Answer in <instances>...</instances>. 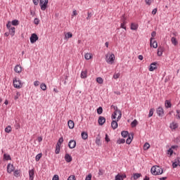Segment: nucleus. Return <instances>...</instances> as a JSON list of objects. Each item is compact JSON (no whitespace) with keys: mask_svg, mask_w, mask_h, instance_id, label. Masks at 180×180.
<instances>
[{"mask_svg":"<svg viewBox=\"0 0 180 180\" xmlns=\"http://www.w3.org/2000/svg\"><path fill=\"white\" fill-rule=\"evenodd\" d=\"M150 172L153 175H161L164 170L159 166H153L150 169Z\"/></svg>","mask_w":180,"mask_h":180,"instance_id":"f257e3e1","label":"nucleus"},{"mask_svg":"<svg viewBox=\"0 0 180 180\" xmlns=\"http://www.w3.org/2000/svg\"><path fill=\"white\" fill-rule=\"evenodd\" d=\"M47 5H49V0H39L41 10L46 11L47 9Z\"/></svg>","mask_w":180,"mask_h":180,"instance_id":"f03ea898","label":"nucleus"},{"mask_svg":"<svg viewBox=\"0 0 180 180\" xmlns=\"http://www.w3.org/2000/svg\"><path fill=\"white\" fill-rule=\"evenodd\" d=\"M13 84L14 88H17L18 89H20V88H22V84L20 82V80H18V79L16 78L13 80Z\"/></svg>","mask_w":180,"mask_h":180,"instance_id":"7ed1b4c3","label":"nucleus"},{"mask_svg":"<svg viewBox=\"0 0 180 180\" xmlns=\"http://www.w3.org/2000/svg\"><path fill=\"white\" fill-rule=\"evenodd\" d=\"M106 58L108 64H112V63H115V54L112 53L108 58V56H106Z\"/></svg>","mask_w":180,"mask_h":180,"instance_id":"20e7f679","label":"nucleus"},{"mask_svg":"<svg viewBox=\"0 0 180 180\" xmlns=\"http://www.w3.org/2000/svg\"><path fill=\"white\" fill-rule=\"evenodd\" d=\"M30 43L33 44L34 43H36L37 41L39 40V37H37V34H32L30 38Z\"/></svg>","mask_w":180,"mask_h":180,"instance_id":"39448f33","label":"nucleus"},{"mask_svg":"<svg viewBox=\"0 0 180 180\" xmlns=\"http://www.w3.org/2000/svg\"><path fill=\"white\" fill-rule=\"evenodd\" d=\"M150 47H153V49H157V47H158V43H157V41H154V38H150Z\"/></svg>","mask_w":180,"mask_h":180,"instance_id":"423d86ee","label":"nucleus"},{"mask_svg":"<svg viewBox=\"0 0 180 180\" xmlns=\"http://www.w3.org/2000/svg\"><path fill=\"white\" fill-rule=\"evenodd\" d=\"M156 112L160 117H162V116H164V108H162V107H158L156 110Z\"/></svg>","mask_w":180,"mask_h":180,"instance_id":"0eeeda50","label":"nucleus"},{"mask_svg":"<svg viewBox=\"0 0 180 180\" xmlns=\"http://www.w3.org/2000/svg\"><path fill=\"white\" fill-rule=\"evenodd\" d=\"M13 171H15V167L13 166V165L9 163L7 165V172L8 174H12V172H13Z\"/></svg>","mask_w":180,"mask_h":180,"instance_id":"6e6552de","label":"nucleus"},{"mask_svg":"<svg viewBox=\"0 0 180 180\" xmlns=\"http://www.w3.org/2000/svg\"><path fill=\"white\" fill-rule=\"evenodd\" d=\"M76 146H77V141H75V140H70L69 141V143H68L69 148L70 149L75 148Z\"/></svg>","mask_w":180,"mask_h":180,"instance_id":"1a4fd4ad","label":"nucleus"},{"mask_svg":"<svg viewBox=\"0 0 180 180\" xmlns=\"http://www.w3.org/2000/svg\"><path fill=\"white\" fill-rule=\"evenodd\" d=\"M105 122H106V119L104 117L100 116L98 120V123L100 126H103L105 124Z\"/></svg>","mask_w":180,"mask_h":180,"instance_id":"9d476101","label":"nucleus"},{"mask_svg":"<svg viewBox=\"0 0 180 180\" xmlns=\"http://www.w3.org/2000/svg\"><path fill=\"white\" fill-rule=\"evenodd\" d=\"M179 124L177 122H173L172 123H170L169 127L172 130H176V129H178L179 127Z\"/></svg>","mask_w":180,"mask_h":180,"instance_id":"9b49d317","label":"nucleus"},{"mask_svg":"<svg viewBox=\"0 0 180 180\" xmlns=\"http://www.w3.org/2000/svg\"><path fill=\"white\" fill-rule=\"evenodd\" d=\"M178 165L180 167L179 158H176L174 160V162H173V163H172V167L173 168H176V167H178Z\"/></svg>","mask_w":180,"mask_h":180,"instance_id":"f8f14e48","label":"nucleus"},{"mask_svg":"<svg viewBox=\"0 0 180 180\" xmlns=\"http://www.w3.org/2000/svg\"><path fill=\"white\" fill-rule=\"evenodd\" d=\"M29 179L34 180V169H30L29 170Z\"/></svg>","mask_w":180,"mask_h":180,"instance_id":"ddd939ff","label":"nucleus"},{"mask_svg":"<svg viewBox=\"0 0 180 180\" xmlns=\"http://www.w3.org/2000/svg\"><path fill=\"white\" fill-rule=\"evenodd\" d=\"M154 70H157V63L155 62L152 63L149 67V71L152 72L154 71Z\"/></svg>","mask_w":180,"mask_h":180,"instance_id":"4468645a","label":"nucleus"},{"mask_svg":"<svg viewBox=\"0 0 180 180\" xmlns=\"http://www.w3.org/2000/svg\"><path fill=\"white\" fill-rule=\"evenodd\" d=\"M15 72H17L18 74H20L22 72V66L17 65L14 68Z\"/></svg>","mask_w":180,"mask_h":180,"instance_id":"2eb2a0df","label":"nucleus"},{"mask_svg":"<svg viewBox=\"0 0 180 180\" xmlns=\"http://www.w3.org/2000/svg\"><path fill=\"white\" fill-rule=\"evenodd\" d=\"M162 53H164V47L159 46L158 49V53H157L158 57H161V56H162Z\"/></svg>","mask_w":180,"mask_h":180,"instance_id":"dca6fc26","label":"nucleus"},{"mask_svg":"<svg viewBox=\"0 0 180 180\" xmlns=\"http://www.w3.org/2000/svg\"><path fill=\"white\" fill-rule=\"evenodd\" d=\"M65 160L66 162H71V161H72V157L70 154L66 153L65 155Z\"/></svg>","mask_w":180,"mask_h":180,"instance_id":"f3484780","label":"nucleus"},{"mask_svg":"<svg viewBox=\"0 0 180 180\" xmlns=\"http://www.w3.org/2000/svg\"><path fill=\"white\" fill-rule=\"evenodd\" d=\"M13 175H14V176H15V178H19V176H21L22 173L20 172V169L14 170Z\"/></svg>","mask_w":180,"mask_h":180,"instance_id":"a211bd4d","label":"nucleus"},{"mask_svg":"<svg viewBox=\"0 0 180 180\" xmlns=\"http://www.w3.org/2000/svg\"><path fill=\"white\" fill-rule=\"evenodd\" d=\"M140 176H141V174H140V173H135V174H134L133 176L131 177V180L139 179V178H140Z\"/></svg>","mask_w":180,"mask_h":180,"instance_id":"6ab92c4d","label":"nucleus"},{"mask_svg":"<svg viewBox=\"0 0 180 180\" xmlns=\"http://www.w3.org/2000/svg\"><path fill=\"white\" fill-rule=\"evenodd\" d=\"M87 74H88V71H86V70H82L80 75L81 78H82L83 79H85V78H86L87 77Z\"/></svg>","mask_w":180,"mask_h":180,"instance_id":"aec40b11","label":"nucleus"},{"mask_svg":"<svg viewBox=\"0 0 180 180\" xmlns=\"http://www.w3.org/2000/svg\"><path fill=\"white\" fill-rule=\"evenodd\" d=\"M68 126L69 127V129H74V127L75 126V124L74 123V121L70 120L68 122Z\"/></svg>","mask_w":180,"mask_h":180,"instance_id":"412c9836","label":"nucleus"},{"mask_svg":"<svg viewBox=\"0 0 180 180\" xmlns=\"http://www.w3.org/2000/svg\"><path fill=\"white\" fill-rule=\"evenodd\" d=\"M117 121L112 120V122H111L112 129H113V130H116V129H117Z\"/></svg>","mask_w":180,"mask_h":180,"instance_id":"4be33fe9","label":"nucleus"},{"mask_svg":"<svg viewBox=\"0 0 180 180\" xmlns=\"http://www.w3.org/2000/svg\"><path fill=\"white\" fill-rule=\"evenodd\" d=\"M124 178H126V174H117L115 176V180H123Z\"/></svg>","mask_w":180,"mask_h":180,"instance_id":"5701e85b","label":"nucleus"},{"mask_svg":"<svg viewBox=\"0 0 180 180\" xmlns=\"http://www.w3.org/2000/svg\"><path fill=\"white\" fill-rule=\"evenodd\" d=\"M165 106L167 109H169V108H171L172 106V104L171 103V101L166 100L165 103Z\"/></svg>","mask_w":180,"mask_h":180,"instance_id":"b1692460","label":"nucleus"},{"mask_svg":"<svg viewBox=\"0 0 180 180\" xmlns=\"http://www.w3.org/2000/svg\"><path fill=\"white\" fill-rule=\"evenodd\" d=\"M72 37V33L71 32H67L65 34V40H68V39H71Z\"/></svg>","mask_w":180,"mask_h":180,"instance_id":"393cba45","label":"nucleus"},{"mask_svg":"<svg viewBox=\"0 0 180 180\" xmlns=\"http://www.w3.org/2000/svg\"><path fill=\"white\" fill-rule=\"evenodd\" d=\"M14 127H15V130H19V129H20V123H19V122H18V120L15 121Z\"/></svg>","mask_w":180,"mask_h":180,"instance_id":"a878e982","label":"nucleus"},{"mask_svg":"<svg viewBox=\"0 0 180 180\" xmlns=\"http://www.w3.org/2000/svg\"><path fill=\"white\" fill-rule=\"evenodd\" d=\"M82 136V139H83V140H86V139H88V133L83 131L81 134Z\"/></svg>","mask_w":180,"mask_h":180,"instance_id":"bb28decb","label":"nucleus"},{"mask_svg":"<svg viewBox=\"0 0 180 180\" xmlns=\"http://www.w3.org/2000/svg\"><path fill=\"white\" fill-rule=\"evenodd\" d=\"M171 41H172V44L174 45V46H176L178 44V41L176 40V38L175 37H172L171 39Z\"/></svg>","mask_w":180,"mask_h":180,"instance_id":"cd10ccee","label":"nucleus"},{"mask_svg":"<svg viewBox=\"0 0 180 180\" xmlns=\"http://www.w3.org/2000/svg\"><path fill=\"white\" fill-rule=\"evenodd\" d=\"M137 29H139V25H137L136 24H134V23L131 24V30H137Z\"/></svg>","mask_w":180,"mask_h":180,"instance_id":"c85d7f7f","label":"nucleus"},{"mask_svg":"<svg viewBox=\"0 0 180 180\" xmlns=\"http://www.w3.org/2000/svg\"><path fill=\"white\" fill-rule=\"evenodd\" d=\"M126 143V140L124 139H119L117 141V144H124Z\"/></svg>","mask_w":180,"mask_h":180,"instance_id":"c756f323","label":"nucleus"},{"mask_svg":"<svg viewBox=\"0 0 180 180\" xmlns=\"http://www.w3.org/2000/svg\"><path fill=\"white\" fill-rule=\"evenodd\" d=\"M11 25H12L13 26H18V25H19V20H12V21L11 22Z\"/></svg>","mask_w":180,"mask_h":180,"instance_id":"7c9ffc66","label":"nucleus"},{"mask_svg":"<svg viewBox=\"0 0 180 180\" xmlns=\"http://www.w3.org/2000/svg\"><path fill=\"white\" fill-rule=\"evenodd\" d=\"M64 141V139L63 137H60L59 139H58V143H56V146H61V144H63Z\"/></svg>","mask_w":180,"mask_h":180,"instance_id":"2f4dec72","label":"nucleus"},{"mask_svg":"<svg viewBox=\"0 0 180 180\" xmlns=\"http://www.w3.org/2000/svg\"><path fill=\"white\" fill-rule=\"evenodd\" d=\"M91 58H92V54H91V53H86V54L84 55V58H85L86 60H91Z\"/></svg>","mask_w":180,"mask_h":180,"instance_id":"473e14b6","label":"nucleus"},{"mask_svg":"<svg viewBox=\"0 0 180 180\" xmlns=\"http://www.w3.org/2000/svg\"><path fill=\"white\" fill-rule=\"evenodd\" d=\"M121 135L124 137V138H126L127 137V136H129V131H122L121 132Z\"/></svg>","mask_w":180,"mask_h":180,"instance_id":"72a5a7b5","label":"nucleus"},{"mask_svg":"<svg viewBox=\"0 0 180 180\" xmlns=\"http://www.w3.org/2000/svg\"><path fill=\"white\" fill-rule=\"evenodd\" d=\"M9 32L11 36H15V27L10 28Z\"/></svg>","mask_w":180,"mask_h":180,"instance_id":"f704fd0d","label":"nucleus"},{"mask_svg":"<svg viewBox=\"0 0 180 180\" xmlns=\"http://www.w3.org/2000/svg\"><path fill=\"white\" fill-rule=\"evenodd\" d=\"M61 146H60L59 145H56V150H55V153L56 154H60V148Z\"/></svg>","mask_w":180,"mask_h":180,"instance_id":"c9c22d12","label":"nucleus"},{"mask_svg":"<svg viewBox=\"0 0 180 180\" xmlns=\"http://www.w3.org/2000/svg\"><path fill=\"white\" fill-rule=\"evenodd\" d=\"M40 88L41 89H42V91H46V89H47V86L46 85V84L42 83L40 85Z\"/></svg>","mask_w":180,"mask_h":180,"instance_id":"e433bc0d","label":"nucleus"},{"mask_svg":"<svg viewBox=\"0 0 180 180\" xmlns=\"http://www.w3.org/2000/svg\"><path fill=\"white\" fill-rule=\"evenodd\" d=\"M41 155H42L41 153L37 154V155H36V157H35V160H36L37 162L40 161V158H41Z\"/></svg>","mask_w":180,"mask_h":180,"instance_id":"4c0bfd02","label":"nucleus"},{"mask_svg":"<svg viewBox=\"0 0 180 180\" xmlns=\"http://www.w3.org/2000/svg\"><path fill=\"white\" fill-rule=\"evenodd\" d=\"M117 113H119V111H115L114 113L111 116V119L113 120L116 119V116H117Z\"/></svg>","mask_w":180,"mask_h":180,"instance_id":"58836bf2","label":"nucleus"},{"mask_svg":"<svg viewBox=\"0 0 180 180\" xmlns=\"http://www.w3.org/2000/svg\"><path fill=\"white\" fill-rule=\"evenodd\" d=\"M125 25H126V20H124L123 22L121 23L120 25V27L122 29H124V30H126V27H125Z\"/></svg>","mask_w":180,"mask_h":180,"instance_id":"ea45409f","label":"nucleus"},{"mask_svg":"<svg viewBox=\"0 0 180 180\" xmlns=\"http://www.w3.org/2000/svg\"><path fill=\"white\" fill-rule=\"evenodd\" d=\"M96 82H98V84H103V79H102V77H97Z\"/></svg>","mask_w":180,"mask_h":180,"instance_id":"a19ab883","label":"nucleus"},{"mask_svg":"<svg viewBox=\"0 0 180 180\" xmlns=\"http://www.w3.org/2000/svg\"><path fill=\"white\" fill-rule=\"evenodd\" d=\"M154 115V108H150L148 114V117H151Z\"/></svg>","mask_w":180,"mask_h":180,"instance_id":"79ce46f5","label":"nucleus"},{"mask_svg":"<svg viewBox=\"0 0 180 180\" xmlns=\"http://www.w3.org/2000/svg\"><path fill=\"white\" fill-rule=\"evenodd\" d=\"M132 140H133V139H131V136H129V137L127 138V139L126 141L127 144H131Z\"/></svg>","mask_w":180,"mask_h":180,"instance_id":"37998d69","label":"nucleus"},{"mask_svg":"<svg viewBox=\"0 0 180 180\" xmlns=\"http://www.w3.org/2000/svg\"><path fill=\"white\" fill-rule=\"evenodd\" d=\"M137 120H134L131 123V127H136V126H137Z\"/></svg>","mask_w":180,"mask_h":180,"instance_id":"c03bdc74","label":"nucleus"},{"mask_svg":"<svg viewBox=\"0 0 180 180\" xmlns=\"http://www.w3.org/2000/svg\"><path fill=\"white\" fill-rule=\"evenodd\" d=\"M103 112V109L102 108V107H99L98 109H97V113L98 115H102Z\"/></svg>","mask_w":180,"mask_h":180,"instance_id":"a18cd8bd","label":"nucleus"},{"mask_svg":"<svg viewBox=\"0 0 180 180\" xmlns=\"http://www.w3.org/2000/svg\"><path fill=\"white\" fill-rule=\"evenodd\" d=\"M6 27L7 29H8V30H11V29H12V23L11 22V21H8V23L6 24Z\"/></svg>","mask_w":180,"mask_h":180,"instance_id":"49530a36","label":"nucleus"},{"mask_svg":"<svg viewBox=\"0 0 180 180\" xmlns=\"http://www.w3.org/2000/svg\"><path fill=\"white\" fill-rule=\"evenodd\" d=\"M5 131H6V133H11V131H12V128L11 127V126H8L5 129Z\"/></svg>","mask_w":180,"mask_h":180,"instance_id":"de8ad7c7","label":"nucleus"},{"mask_svg":"<svg viewBox=\"0 0 180 180\" xmlns=\"http://www.w3.org/2000/svg\"><path fill=\"white\" fill-rule=\"evenodd\" d=\"M4 160H6V161H9V160H11V155H9L4 154Z\"/></svg>","mask_w":180,"mask_h":180,"instance_id":"09e8293b","label":"nucleus"},{"mask_svg":"<svg viewBox=\"0 0 180 180\" xmlns=\"http://www.w3.org/2000/svg\"><path fill=\"white\" fill-rule=\"evenodd\" d=\"M144 150H148L150 148V143H146L143 146Z\"/></svg>","mask_w":180,"mask_h":180,"instance_id":"8fccbe9b","label":"nucleus"},{"mask_svg":"<svg viewBox=\"0 0 180 180\" xmlns=\"http://www.w3.org/2000/svg\"><path fill=\"white\" fill-rule=\"evenodd\" d=\"M96 144H97V146H101V138H96Z\"/></svg>","mask_w":180,"mask_h":180,"instance_id":"3c124183","label":"nucleus"},{"mask_svg":"<svg viewBox=\"0 0 180 180\" xmlns=\"http://www.w3.org/2000/svg\"><path fill=\"white\" fill-rule=\"evenodd\" d=\"M120 73H115L113 75L114 79H117V78H120Z\"/></svg>","mask_w":180,"mask_h":180,"instance_id":"603ef678","label":"nucleus"},{"mask_svg":"<svg viewBox=\"0 0 180 180\" xmlns=\"http://www.w3.org/2000/svg\"><path fill=\"white\" fill-rule=\"evenodd\" d=\"M120 119H122V111H119V112H118V117L117 118V122H119Z\"/></svg>","mask_w":180,"mask_h":180,"instance_id":"864d4df0","label":"nucleus"},{"mask_svg":"<svg viewBox=\"0 0 180 180\" xmlns=\"http://www.w3.org/2000/svg\"><path fill=\"white\" fill-rule=\"evenodd\" d=\"M111 108H113V109H114V110H115V112H121L120 111V110H119L118 108H117V106H116V105H111Z\"/></svg>","mask_w":180,"mask_h":180,"instance_id":"5fc2aeb1","label":"nucleus"},{"mask_svg":"<svg viewBox=\"0 0 180 180\" xmlns=\"http://www.w3.org/2000/svg\"><path fill=\"white\" fill-rule=\"evenodd\" d=\"M176 119H179V120H180V111H179V110H176Z\"/></svg>","mask_w":180,"mask_h":180,"instance_id":"6e6d98bb","label":"nucleus"},{"mask_svg":"<svg viewBox=\"0 0 180 180\" xmlns=\"http://www.w3.org/2000/svg\"><path fill=\"white\" fill-rule=\"evenodd\" d=\"M19 96H20V93L17 92V93H16V95H15V97H14L15 101L19 99Z\"/></svg>","mask_w":180,"mask_h":180,"instance_id":"4d7b16f0","label":"nucleus"},{"mask_svg":"<svg viewBox=\"0 0 180 180\" xmlns=\"http://www.w3.org/2000/svg\"><path fill=\"white\" fill-rule=\"evenodd\" d=\"M92 179V174H89L88 176H86L85 180H91Z\"/></svg>","mask_w":180,"mask_h":180,"instance_id":"13d9d810","label":"nucleus"},{"mask_svg":"<svg viewBox=\"0 0 180 180\" xmlns=\"http://www.w3.org/2000/svg\"><path fill=\"white\" fill-rule=\"evenodd\" d=\"M34 23L35 25H39V23H40V20H39V18H34Z\"/></svg>","mask_w":180,"mask_h":180,"instance_id":"bf43d9fd","label":"nucleus"},{"mask_svg":"<svg viewBox=\"0 0 180 180\" xmlns=\"http://www.w3.org/2000/svg\"><path fill=\"white\" fill-rule=\"evenodd\" d=\"M145 2L146 4V5H151V3L153 2V0H145Z\"/></svg>","mask_w":180,"mask_h":180,"instance_id":"052dcab7","label":"nucleus"},{"mask_svg":"<svg viewBox=\"0 0 180 180\" xmlns=\"http://www.w3.org/2000/svg\"><path fill=\"white\" fill-rule=\"evenodd\" d=\"M68 180H75V176L71 175L68 178Z\"/></svg>","mask_w":180,"mask_h":180,"instance_id":"680f3d73","label":"nucleus"},{"mask_svg":"<svg viewBox=\"0 0 180 180\" xmlns=\"http://www.w3.org/2000/svg\"><path fill=\"white\" fill-rule=\"evenodd\" d=\"M173 153H174V150H172L171 148H169L167 150V154H169V155H172Z\"/></svg>","mask_w":180,"mask_h":180,"instance_id":"e2e57ef3","label":"nucleus"},{"mask_svg":"<svg viewBox=\"0 0 180 180\" xmlns=\"http://www.w3.org/2000/svg\"><path fill=\"white\" fill-rule=\"evenodd\" d=\"M151 36H152L151 39H154V37L157 36V32H155V31L152 32Z\"/></svg>","mask_w":180,"mask_h":180,"instance_id":"0e129e2a","label":"nucleus"},{"mask_svg":"<svg viewBox=\"0 0 180 180\" xmlns=\"http://www.w3.org/2000/svg\"><path fill=\"white\" fill-rule=\"evenodd\" d=\"M105 141H107V143H109V141H110V139H109V136H108V134H105Z\"/></svg>","mask_w":180,"mask_h":180,"instance_id":"69168bd1","label":"nucleus"},{"mask_svg":"<svg viewBox=\"0 0 180 180\" xmlns=\"http://www.w3.org/2000/svg\"><path fill=\"white\" fill-rule=\"evenodd\" d=\"M59 179V177H58V175L57 174H55L52 179V180H58Z\"/></svg>","mask_w":180,"mask_h":180,"instance_id":"338daca9","label":"nucleus"},{"mask_svg":"<svg viewBox=\"0 0 180 180\" xmlns=\"http://www.w3.org/2000/svg\"><path fill=\"white\" fill-rule=\"evenodd\" d=\"M39 84H40V82L39 81H35L34 82V86H39Z\"/></svg>","mask_w":180,"mask_h":180,"instance_id":"774afa93","label":"nucleus"}]
</instances>
